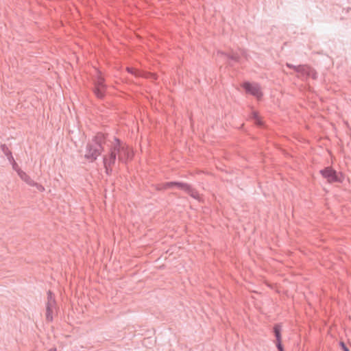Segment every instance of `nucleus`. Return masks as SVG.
<instances>
[{
    "label": "nucleus",
    "mask_w": 351,
    "mask_h": 351,
    "mask_svg": "<svg viewBox=\"0 0 351 351\" xmlns=\"http://www.w3.org/2000/svg\"><path fill=\"white\" fill-rule=\"evenodd\" d=\"M16 171L17 172L21 179L25 182L27 184H29V186L35 184V182L20 168L19 169V170H16Z\"/></svg>",
    "instance_id": "13"
},
{
    "label": "nucleus",
    "mask_w": 351,
    "mask_h": 351,
    "mask_svg": "<svg viewBox=\"0 0 351 351\" xmlns=\"http://www.w3.org/2000/svg\"><path fill=\"white\" fill-rule=\"evenodd\" d=\"M319 173L330 184H342L345 178L342 172L336 171L332 167H326L321 169Z\"/></svg>",
    "instance_id": "2"
},
{
    "label": "nucleus",
    "mask_w": 351,
    "mask_h": 351,
    "mask_svg": "<svg viewBox=\"0 0 351 351\" xmlns=\"http://www.w3.org/2000/svg\"><path fill=\"white\" fill-rule=\"evenodd\" d=\"M339 345L343 351H350L349 348L343 341H340Z\"/></svg>",
    "instance_id": "17"
},
{
    "label": "nucleus",
    "mask_w": 351,
    "mask_h": 351,
    "mask_svg": "<svg viewBox=\"0 0 351 351\" xmlns=\"http://www.w3.org/2000/svg\"><path fill=\"white\" fill-rule=\"evenodd\" d=\"M286 66L291 69H293L295 72L301 74L302 71H304V68L305 69V64H300L298 66H295L290 63H287Z\"/></svg>",
    "instance_id": "14"
},
{
    "label": "nucleus",
    "mask_w": 351,
    "mask_h": 351,
    "mask_svg": "<svg viewBox=\"0 0 351 351\" xmlns=\"http://www.w3.org/2000/svg\"><path fill=\"white\" fill-rule=\"evenodd\" d=\"M273 333L276 338L275 344L278 351H284L282 343V326L280 324H276L273 327Z\"/></svg>",
    "instance_id": "6"
},
{
    "label": "nucleus",
    "mask_w": 351,
    "mask_h": 351,
    "mask_svg": "<svg viewBox=\"0 0 351 351\" xmlns=\"http://www.w3.org/2000/svg\"><path fill=\"white\" fill-rule=\"evenodd\" d=\"M106 135L102 132H98L93 137L91 142H93L94 144L97 145H100L101 147H104V145L106 143Z\"/></svg>",
    "instance_id": "11"
},
{
    "label": "nucleus",
    "mask_w": 351,
    "mask_h": 351,
    "mask_svg": "<svg viewBox=\"0 0 351 351\" xmlns=\"http://www.w3.org/2000/svg\"><path fill=\"white\" fill-rule=\"evenodd\" d=\"M104 151V147L97 145L93 142H88L86 147L84 157L90 162H94Z\"/></svg>",
    "instance_id": "4"
},
{
    "label": "nucleus",
    "mask_w": 351,
    "mask_h": 351,
    "mask_svg": "<svg viewBox=\"0 0 351 351\" xmlns=\"http://www.w3.org/2000/svg\"><path fill=\"white\" fill-rule=\"evenodd\" d=\"M241 86L247 94L256 97L258 100L261 99L263 94L258 83L245 81L241 84Z\"/></svg>",
    "instance_id": "3"
},
{
    "label": "nucleus",
    "mask_w": 351,
    "mask_h": 351,
    "mask_svg": "<svg viewBox=\"0 0 351 351\" xmlns=\"http://www.w3.org/2000/svg\"><path fill=\"white\" fill-rule=\"evenodd\" d=\"M221 54L224 56L228 60V64L229 66H232L233 62H240L241 56L240 55L234 51H231L230 53L221 52Z\"/></svg>",
    "instance_id": "8"
},
{
    "label": "nucleus",
    "mask_w": 351,
    "mask_h": 351,
    "mask_svg": "<svg viewBox=\"0 0 351 351\" xmlns=\"http://www.w3.org/2000/svg\"><path fill=\"white\" fill-rule=\"evenodd\" d=\"M48 351H58V350L56 348H53L49 349Z\"/></svg>",
    "instance_id": "23"
},
{
    "label": "nucleus",
    "mask_w": 351,
    "mask_h": 351,
    "mask_svg": "<svg viewBox=\"0 0 351 351\" xmlns=\"http://www.w3.org/2000/svg\"><path fill=\"white\" fill-rule=\"evenodd\" d=\"M167 185L168 186L169 189L176 186L180 189H182V187L185 186L184 182H176V181L168 182H167Z\"/></svg>",
    "instance_id": "15"
},
{
    "label": "nucleus",
    "mask_w": 351,
    "mask_h": 351,
    "mask_svg": "<svg viewBox=\"0 0 351 351\" xmlns=\"http://www.w3.org/2000/svg\"><path fill=\"white\" fill-rule=\"evenodd\" d=\"M250 117L253 121L258 119V118L259 117L258 113L256 111H252Z\"/></svg>",
    "instance_id": "19"
},
{
    "label": "nucleus",
    "mask_w": 351,
    "mask_h": 351,
    "mask_svg": "<svg viewBox=\"0 0 351 351\" xmlns=\"http://www.w3.org/2000/svg\"><path fill=\"white\" fill-rule=\"evenodd\" d=\"M156 189L157 191H162V190H164L163 188H162V184H157L156 186Z\"/></svg>",
    "instance_id": "21"
},
{
    "label": "nucleus",
    "mask_w": 351,
    "mask_h": 351,
    "mask_svg": "<svg viewBox=\"0 0 351 351\" xmlns=\"http://www.w3.org/2000/svg\"><path fill=\"white\" fill-rule=\"evenodd\" d=\"M114 141L110 147L109 152L103 156L105 172L108 176L112 174V167L115 165L117 158L119 162L125 164L133 157L132 152L128 145L115 136Z\"/></svg>",
    "instance_id": "1"
},
{
    "label": "nucleus",
    "mask_w": 351,
    "mask_h": 351,
    "mask_svg": "<svg viewBox=\"0 0 351 351\" xmlns=\"http://www.w3.org/2000/svg\"><path fill=\"white\" fill-rule=\"evenodd\" d=\"M302 77L308 78L311 77L313 80H316L317 78V73L316 71L311 66L305 64V69L304 68V71H302L301 74Z\"/></svg>",
    "instance_id": "9"
},
{
    "label": "nucleus",
    "mask_w": 351,
    "mask_h": 351,
    "mask_svg": "<svg viewBox=\"0 0 351 351\" xmlns=\"http://www.w3.org/2000/svg\"><path fill=\"white\" fill-rule=\"evenodd\" d=\"M0 148H1V152L7 157L8 161L11 163V165L12 166V169L14 171L19 170V169L20 167H19L18 164L14 160V157L12 154V152L9 149L8 146L5 144H1L0 146Z\"/></svg>",
    "instance_id": "7"
},
{
    "label": "nucleus",
    "mask_w": 351,
    "mask_h": 351,
    "mask_svg": "<svg viewBox=\"0 0 351 351\" xmlns=\"http://www.w3.org/2000/svg\"><path fill=\"white\" fill-rule=\"evenodd\" d=\"M56 308V302L52 303L49 305V303H47L46 306V319L47 322H51L53 321V310Z\"/></svg>",
    "instance_id": "12"
},
{
    "label": "nucleus",
    "mask_w": 351,
    "mask_h": 351,
    "mask_svg": "<svg viewBox=\"0 0 351 351\" xmlns=\"http://www.w3.org/2000/svg\"><path fill=\"white\" fill-rule=\"evenodd\" d=\"M32 186H35L37 189V190H38L39 191H45L44 186L36 182H35V184L32 185Z\"/></svg>",
    "instance_id": "18"
},
{
    "label": "nucleus",
    "mask_w": 351,
    "mask_h": 351,
    "mask_svg": "<svg viewBox=\"0 0 351 351\" xmlns=\"http://www.w3.org/2000/svg\"><path fill=\"white\" fill-rule=\"evenodd\" d=\"M93 93L95 96L99 99H103L106 95L107 86L105 84V79L99 74L97 79L94 80Z\"/></svg>",
    "instance_id": "5"
},
{
    "label": "nucleus",
    "mask_w": 351,
    "mask_h": 351,
    "mask_svg": "<svg viewBox=\"0 0 351 351\" xmlns=\"http://www.w3.org/2000/svg\"><path fill=\"white\" fill-rule=\"evenodd\" d=\"M56 300H55V296L53 295V293L51 291H49L48 293H47V303H49V305H51L52 303H56Z\"/></svg>",
    "instance_id": "16"
},
{
    "label": "nucleus",
    "mask_w": 351,
    "mask_h": 351,
    "mask_svg": "<svg viewBox=\"0 0 351 351\" xmlns=\"http://www.w3.org/2000/svg\"><path fill=\"white\" fill-rule=\"evenodd\" d=\"M162 188H163L164 190H166V189H169L168 186L167 185V182L162 183Z\"/></svg>",
    "instance_id": "22"
},
{
    "label": "nucleus",
    "mask_w": 351,
    "mask_h": 351,
    "mask_svg": "<svg viewBox=\"0 0 351 351\" xmlns=\"http://www.w3.org/2000/svg\"><path fill=\"white\" fill-rule=\"evenodd\" d=\"M254 122L258 126L261 127L263 125V121L260 117L258 118V119L254 120Z\"/></svg>",
    "instance_id": "20"
},
{
    "label": "nucleus",
    "mask_w": 351,
    "mask_h": 351,
    "mask_svg": "<svg viewBox=\"0 0 351 351\" xmlns=\"http://www.w3.org/2000/svg\"><path fill=\"white\" fill-rule=\"evenodd\" d=\"M184 185L185 186L182 187L181 190L184 191L193 198L199 199V197L198 192L195 189H193L190 184L184 182Z\"/></svg>",
    "instance_id": "10"
}]
</instances>
